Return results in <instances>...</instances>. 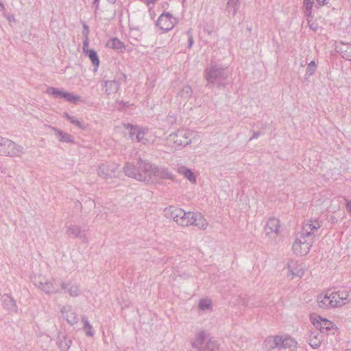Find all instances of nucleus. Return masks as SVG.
<instances>
[{"label":"nucleus","mask_w":351,"mask_h":351,"mask_svg":"<svg viewBox=\"0 0 351 351\" xmlns=\"http://www.w3.org/2000/svg\"><path fill=\"white\" fill-rule=\"evenodd\" d=\"M311 66L313 67V69H317V65L315 61H311L310 63H308V73H310L311 71Z\"/></svg>","instance_id":"obj_19"},{"label":"nucleus","mask_w":351,"mask_h":351,"mask_svg":"<svg viewBox=\"0 0 351 351\" xmlns=\"http://www.w3.org/2000/svg\"><path fill=\"white\" fill-rule=\"evenodd\" d=\"M350 60V61H351V58H350V60Z\"/></svg>","instance_id":"obj_24"},{"label":"nucleus","mask_w":351,"mask_h":351,"mask_svg":"<svg viewBox=\"0 0 351 351\" xmlns=\"http://www.w3.org/2000/svg\"><path fill=\"white\" fill-rule=\"evenodd\" d=\"M12 145V143L11 142H8V146Z\"/></svg>","instance_id":"obj_22"},{"label":"nucleus","mask_w":351,"mask_h":351,"mask_svg":"<svg viewBox=\"0 0 351 351\" xmlns=\"http://www.w3.org/2000/svg\"><path fill=\"white\" fill-rule=\"evenodd\" d=\"M313 2L311 1V0H308V10L311 9Z\"/></svg>","instance_id":"obj_21"},{"label":"nucleus","mask_w":351,"mask_h":351,"mask_svg":"<svg viewBox=\"0 0 351 351\" xmlns=\"http://www.w3.org/2000/svg\"><path fill=\"white\" fill-rule=\"evenodd\" d=\"M282 346L284 348H295L296 342L290 337L276 336L268 338L266 341V347L268 349H274L276 347Z\"/></svg>","instance_id":"obj_3"},{"label":"nucleus","mask_w":351,"mask_h":351,"mask_svg":"<svg viewBox=\"0 0 351 351\" xmlns=\"http://www.w3.org/2000/svg\"><path fill=\"white\" fill-rule=\"evenodd\" d=\"M173 218L178 224L182 226L195 225L199 228H204L206 226L205 219L199 213H185L182 210L178 209L176 210V215Z\"/></svg>","instance_id":"obj_2"},{"label":"nucleus","mask_w":351,"mask_h":351,"mask_svg":"<svg viewBox=\"0 0 351 351\" xmlns=\"http://www.w3.org/2000/svg\"><path fill=\"white\" fill-rule=\"evenodd\" d=\"M106 47L118 52H122L125 48V45L119 39L113 38L108 40Z\"/></svg>","instance_id":"obj_8"},{"label":"nucleus","mask_w":351,"mask_h":351,"mask_svg":"<svg viewBox=\"0 0 351 351\" xmlns=\"http://www.w3.org/2000/svg\"><path fill=\"white\" fill-rule=\"evenodd\" d=\"M334 308L341 307L350 302L351 298L348 291L343 290L336 292H330Z\"/></svg>","instance_id":"obj_4"},{"label":"nucleus","mask_w":351,"mask_h":351,"mask_svg":"<svg viewBox=\"0 0 351 351\" xmlns=\"http://www.w3.org/2000/svg\"><path fill=\"white\" fill-rule=\"evenodd\" d=\"M197 347H199L200 349H203V351H215L218 349L217 346L214 342H208L207 343V348H204L202 346L199 345V342L197 340L195 343Z\"/></svg>","instance_id":"obj_12"},{"label":"nucleus","mask_w":351,"mask_h":351,"mask_svg":"<svg viewBox=\"0 0 351 351\" xmlns=\"http://www.w3.org/2000/svg\"><path fill=\"white\" fill-rule=\"evenodd\" d=\"M346 351H351V350L348 349V350H346Z\"/></svg>","instance_id":"obj_23"},{"label":"nucleus","mask_w":351,"mask_h":351,"mask_svg":"<svg viewBox=\"0 0 351 351\" xmlns=\"http://www.w3.org/2000/svg\"><path fill=\"white\" fill-rule=\"evenodd\" d=\"M317 3L320 5H327L329 3V0H317Z\"/></svg>","instance_id":"obj_18"},{"label":"nucleus","mask_w":351,"mask_h":351,"mask_svg":"<svg viewBox=\"0 0 351 351\" xmlns=\"http://www.w3.org/2000/svg\"><path fill=\"white\" fill-rule=\"evenodd\" d=\"M177 23V19L169 13L162 14L157 21V25L163 31L171 30Z\"/></svg>","instance_id":"obj_5"},{"label":"nucleus","mask_w":351,"mask_h":351,"mask_svg":"<svg viewBox=\"0 0 351 351\" xmlns=\"http://www.w3.org/2000/svg\"><path fill=\"white\" fill-rule=\"evenodd\" d=\"M184 173L186 178H187L190 181H195V177L193 176V173L190 170H185Z\"/></svg>","instance_id":"obj_17"},{"label":"nucleus","mask_w":351,"mask_h":351,"mask_svg":"<svg viewBox=\"0 0 351 351\" xmlns=\"http://www.w3.org/2000/svg\"><path fill=\"white\" fill-rule=\"evenodd\" d=\"M308 228H311V231L308 232V236L311 234L315 235V231L320 228V224L318 221H315L314 223H308Z\"/></svg>","instance_id":"obj_14"},{"label":"nucleus","mask_w":351,"mask_h":351,"mask_svg":"<svg viewBox=\"0 0 351 351\" xmlns=\"http://www.w3.org/2000/svg\"><path fill=\"white\" fill-rule=\"evenodd\" d=\"M132 134H136V139L138 141H141L143 138V136L145 134V133L142 131H140L138 129L134 128H132Z\"/></svg>","instance_id":"obj_15"},{"label":"nucleus","mask_w":351,"mask_h":351,"mask_svg":"<svg viewBox=\"0 0 351 351\" xmlns=\"http://www.w3.org/2000/svg\"><path fill=\"white\" fill-rule=\"evenodd\" d=\"M306 243V238L305 237H302L301 239H297V240L295 241L293 249L295 253H299L301 252L302 247V245H304Z\"/></svg>","instance_id":"obj_10"},{"label":"nucleus","mask_w":351,"mask_h":351,"mask_svg":"<svg viewBox=\"0 0 351 351\" xmlns=\"http://www.w3.org/2000/svg\"><path fill=\"white\" fill-rule=\"evenodd\" d=\"M88 57L90 60H91L92 63L97 67L99 64V60L98 58V56L97 55V53L94 50H89L87 51Z\"/></svg>","instance_id":"obj_13"},{"label":"nucleus","mask_w":351,"mask_h":351,"mask_svg":"<svg viewBox=\"0 0 351 351\" xmlns=\"http://www.w3.org/2000/svg\"><path fill=\"white\" fill-rule=\"evenodd\" d=\"M210 301L208 300H202L200 301L199 306L201 309L204 310L210 306Z\"/></svg>","instance_id":"obj_16"},{"label":"nucleus","mask_w":351,"mask_h":351,"mask_svg":"<svg viewBox=\"0 0 351 351\" xmlns=\"http://www.w3.org/2000/svg\"><path fill=\"white\" fill-rule=\"evenodd\" d=\"M48 93L53 95L57 97L64 98L66 101L71 102H76L79 100V97L70 94L69 93L62 92L55 88H51L48 89Z\"/></svg>","instance_id":"obj_7"},{"label":"nucleus","mask_w":351,"mask_h":351,"mask_svg":"<svg viewBox=\"0 0 351 351\" xmlns=\"http://www.w3.org/2000/svg\"><path fill=\"white\" fill-rule=\"evenodd\" d=\"M266 227L271 231L277 232L280 227L279 221L276 219H270L267 221Z\"/></svg>","instance_id":"obj_9"},{"label":"nucleus","mask_w":351,"mask_h":351,"mask_svg":"<svg viewBox=\"0 0 351 351\" xmlns=\"http://www.w3.org/2000/svg\"><path fill=\"white\" fill-rule=\"evenodd\" d=\"M315 71H316V69H313V67L311 66V71H310V73H308V75H313V73H315Z\"/></svg>","instance_id":"obj_20"},{"label":"nucleus","mask_w":351,"mask_h":351,"mask_svg":"<svg viewBox=\"0 0 351 351\" xmlns=\"http://www.w3.org/2000/svg\"><path fill=\"white\" fill-rule=\"evenodd\" d=\"M310 320L313 326L318 331L311 332L308 335V345L313 348H318L322 340V332H326L334 328L335 324L326 318H323L320 315L313 313L310 315Z\"/></svg>","instance_id":"obj_1"},{"label":"nucleus","mask_w":351,"mask_h":351,"mask_svg":"<svg viewBox=\"0 0 351 351\" xmlns=\"http://www.w3.org/2000/svg\"><path fill=\"white\" fill-rule=\"evenodd\" d=\"M340 49L343 58L347 60L351 58V45H343Z\"/></svg>","instance_id":"obj_11"},{"label":"nucleus","mask_w":351,"mask_h":351,"mask_svg":"<svg viewBox=\"0 0 351 351\" xmlns=\"http://www.w3.org/2000/svg\"><path fill=\"white\" fill-rule=\"evenodd\" d=\"M330 292L326 293H320L317 297V305L319 308L323 309L334 308L332 305Z\"/></svg>","instance_id":"obj_6"}]
</instances>
